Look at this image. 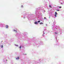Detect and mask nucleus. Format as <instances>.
I'll use <instances>...</instances> for the list:
<instances>
[{
  "label": "nucleus",
  "mask_w": 64,
  "mask_h": 64,
  "mask_svg": "<svg viewBox=\"0 0 64 64\" xmlns=\"http://www.w3.org/2000/svg\"><path fill=\"white\" fill-rule=\"evenodd\" d=\"M40 25L42 24H43V23H42V22H41L40 23Z\"/></svg>",
  "instance_id": "nucleus-5"
},
{
  "label": "nucleus",
  "mask_w": 64,
  "mask_h": 64,
  "mask_svg": "<svg viewBox=\"0 0 64 64\" xmlns=\"http://www.w3.org/2000/svg\"><path fill=\"white\" fill-rule=\"evenodd\" d=\"M20 48H21V46H20Z\"/></svg>",
  "instance_id": "nucleus-11"
},
{
  "label": "nucleus",
  "mask_w": 64,
  "mask_h": 64,
  "mask_svg": "<svg viewBox=\"0 0 64 64\" xmlns=\"http://www.w3.org/2000/svg\"><path fill=\"white\" fill-rule=\"evenodd\" d=\"M38 23H39V22H40V21H38Z\"/></svg>",
  "instance_id": "nucleus-10"
},
{
  "label": "nucleus",
  "mask_w": 64,
  "mask_h": 64,
  "mask_svg": "<svg viewBox=\"0 0 64 64\" xmlns=\"http://www.w3.org/2000/svg\"><path fill=\"white\" fill-rule=\"evenodd\" d=\"M24 18H25V17H24Z\"/></svg>",
  "instance_id": "nucleus-18"
},
{
  "label": "nucleus",
  "mask_w": 64,
  "mask_h": 64,
  "mask_svg": "<svg viewBox=\"0 0 64 64\" xmlns=\"http://www.w3.org/2000/svg\"><path fill=\"white\" fill-rule=\"evenodd\" d=\"M14 31H17V30H14Z\"/></svg>",
  "instance_id": "nucleus-13"
},
{
  "label": "nucleus",
  "mask_w": 64,
  "mask_h": 64,
  "mask_svg": "<svg viewBox=\"0 0 64 64\" xmlns=\"http://www.w3.org/2000/svg\"><path fill=\"white\" fill-rule=\"evenodd\" d=\"M16 60H18L19 59V57H18L17 58H16Z\"/></svg>",
  "instance_id": "nucleus-3"
},
{
  "label": "nucleus",
  "mask_w": 64,
  "mask_h": 64,
  "mask_svg": "<svg viewBox=\"0 0 64 64\" xmlns=\"http://www.w3.org/2000/svg\"><path fill=\"white\" fill-rule=\"evenodd\" d=\"M34 24H38V22H34Z\"/></svg>",
  "instance_id": "nucleus-2"
},
{
  "label": "nucleus",
  "mask_w": 64,
  "mask_h": 64,
  "mask_svg": "<svg viewBox=\"0 0 64 64\" xmlns=\"http://www.w3.org/2000/svg\"><path fill=\"white\" fill-rule=\"evenodd\" d=\"M21 7H23V6H22Z\"/></svg>",
  "instance_id": "nucleus-15"
},
{
  "label": "nucleus",
  "mask_w": 64,
  "mask_h": 64,
  "mask_svg": "<svg viewBox=\"0 0 64 64\" xmlns=\"http://www.w3.org/2000/svg\"><path fill=\"white\" fill-rule=\"evenodd\" d=\"M6 61H7V60H6Z\"/></svg>",
  "instance_id": "nucleus-17"
},
{
  "label": "nucleus",
  "mask_w": 64,
  "mask_h": 64,
  "mask_svg": "<svg viewBox=\"0 0 64 64\" xmlns=\"http://www.w3.org/2000/svg\"><path fill=\"white\" fill-rule=\"evenodd\" d=\"M6 28H8V25H6Z\"/></svg>",
  "instance_id": "nucleus-4"
},
{
  "label": "nucleus",
  "mask_w": 64,
  "mask_h": 64,
  "mask_svg": "<svg viewBox=\"0 0 64 64\" xmlns=\"http://www.w3.org/2000/svg\"><path fill=\"white\" fill-rule=\"evenodd\" d=\"M61 4H62V3H61Z\"/></svg>",
  "instance_id": "nucleus-16"
},
{
  "label": "nucleus",
  "mask_w": 64,
  "mask_h": 64,
  "mask_svg": "<svg viewBox=\"0 0 64 64\" xmlns=\"http://www.w3.org/2000/svg\"><path fill=\"white\" fill-rule=\"evenodd\" d=\"M56 15H57V12H55V14H54V16L56 17H57V16H56Z\"/></svg>",
  "instance_id": "nucleus-1"
},
{
  "label": "nucleus",
  "mask_w": 64,
  "mask_h": 64,
  "mask_svg": "<svg viewBox=\"0 0 64 64\" xmlns=\"http://www.w3.org/2000/svg\"><path fill=\"white\" fill-rule=\"evenodd\" d=\"M54 33L55 34H58V33L57 32H54Z\"/></svg>",
  "instance_id": "nucleus-6"
},
{
  "label": "nucleus",
  "mask_w": 64,
  "mask_h": 64,
  "mask_svg": "<svg viewBox=\"0 0 64 64\" xmlns=\"http://www.w3.org/2000/svg\"><path fill=\"white\" fill-rule=\"evenodd\" d=\"M49 6L50 7V8H52V7H51V5H50Z\"/></svg>",
  "instance_id": "nucleus-9"
},
{
  "label": "nucleus",
  "mask_w": 64,
  "mask_h": 64,
  "mask_svg": "<svg viewBox=\"0 0 64 64\" xmlns=\"http://www.w3.org/2000/svg\"><path fill=\"white\" fill-rule=\"evenodd\" d=\"M57 11H59V10H57Z\"/></svg>",
  "instance_id": "nucleus-12"
},
{
  "label": "nucleus",
  "mask_w": 64,
  "mask_h": 64,
  "mask_svg": "<svg viewBox=\"0 0 64 64\" xmlns=\"http://www.w3.org/2000/svg\"><path fill=\"white\" fill-rule=\"evenodd\" d=\"M1 48H3V46L2 45L1 46Z\"/></svg>",
  "instance_id": "nucleus-7"
},
{
  "label": "nucleus",
  "mask_w": 64,
  "mask_h": 64,
  "mask_svg": "<svg viewBox=\"0 0 64 64\" xmlns=\"http://www.w3.org/2000/svg\"><path fill=\"white\" fill-rule=\"evenodd\" d=\"M50 16L49 18H50Z\"/></svg>",
  "instance_id": "nucleus-19"
},
{
  "label": "nucleus",
  "mask_w": 64,
  "mask_h": 64,
  "mask_svg": "<svg viewBox=\"0 0 64 64\" xmlns=\"http://www.w3.org/2000/svg\"><path fill=\"white\" fill-rule=\"evenodd\" d=\"M58 7L60 8H62V7L61 6Z\"/></svg>",
  "instance_id": "nucleus-8"
},
{
  "label": "nucleus",
  "mask_w": 64,
  "mask_h": 64,
  "mask_svg": "<svg viewBox=\"0 0 64 64\" xmlns=\"http://www.w3.org/2000/svg\"><path fill=\"white\" fill-rule=\"evenodd\" d=\"M44 19H46V17H44Z\"/></svg>",
  "instance_id": "nucleus-14"
}]
</instances>
